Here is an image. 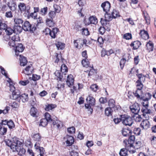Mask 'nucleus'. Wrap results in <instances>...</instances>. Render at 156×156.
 Here are the masks:
<instances>
[{
    "mask_svg": "<svg viewBox=\"0 0 156 156\" xmlns=\"http://www.w3.org/2000/svg\"><path fill=\"white\" fill-rule=\"evenodd\" d=\"M33 70V69L32 65L30 64L26 67L24 70H23V72L25 74L30 75L31 74Z\"/></svg>",
    "mask_w": 156,
    "mask_h": 156,
    "instance_id": "f8f14e48",
    "label": "nucleus"
},
{
    "mask_svg": "<svg viewBox=\"0 0 156 156\" xmlns=\"http://www.w3.org/2000/svg\"><path fill=\"white\" fill-rule=\"evenodd\" d=\"M147 49L149 51H152L153 50V44L150 41L147 43L146 45Z\"/></svg>",
    "mask_w": 156,
    "mask_h": 156,
    "instance_id": "7c9ffc66",
    "label": "nucleus"
},
{
    "mask_svg": "<svg viewBox=\"0 0 156 156\" xmlns=\"http://www.w3.org/2000/svg\"><path fill=\"white\" fill-rule=\"evenodd\" d=\"M68 131L70 133H73L75 132V129L74 127L72 126L68 128Z\"/></svg>",
    "mask_w": 156,
    "mask_h": 156,
    "instance_id": "774afa93",
    "label": "nucleus"
},
{
    "mask_svg": "<svg viewBox=\"0 0 156 156\" xmlns=\"http://www.w3.org/2000/svg\"><path fill=\"white\" fill-rule=\"evenodd\" d=\"M119 154L121 156H126L127 155V151L125 148L122 149Z\"/></svg>",
    "mask_w": 156,
    "mask_h": 156,
    "instance_id": "4c0bfd02",
    "label": "nucleus"
},
{
    "mask_svg": "<svg viewBox=\"0 0 156 156\" xmlns=\"http://www.w3.org/2000/svg\"><path fill=\"white\" fill-rule=\"evenodd\" d=\"M34 147L36 149L38 150L39 152L43 151H44V148L43 147L40 146V144L36 142V143L34 145Z\"/></svg>",
    "mask_w": 156,
    "mask_h": 156,
    "instance_id": "a19ab883",
    "label": "nucleus"
},
{
    "mask_svg": "<svg viewBox=\"0 0 156 156\" xmlns=\"http://www.w3.org/2000/svg\"><path fill=\"white\" fill-rule=\"evenodd\" d=\"M98 86L96 84L92 85L90 87V89L92 91L96 92L98 90Z\"/></svg>",
    "mask_w": 156,
    "mask_h": 156,
    "instance_id": "0e129e2a",
    "label": "nucleus"
},
{
    "mask_svg": "<svg viewBox=\"0 0 156 156\" xmlns=\"http://www.w3.org/2000/svg\"><path fill=\"white\" fill-rule=\"evenodd\" d=\"M135 140V136L134 135H131L129 137L128 142L130 144H133Z\"/></svg>",
    "mask_w": 156,
    "mask_h": 156,
    "instance_id": "5fc2aeb1",
    "label": "nucleus"
},
{
    "mask_svg": "<svg viewBox=\"0 0 156 156\" xmlns=\"http://www.w3.org/2000/svg\"><path fill=\"white\" fill-rule=\"evenodd\" d=\"M24 50V48L22 44L21 43L18 44L17 45H16V49L15 51L16 55L18 56L19 53L22 52Z\"/></svg>",
    "mask_w": 156,
    "mask_h": 156,
    "instance_id": "9b49d317",
    "label": "nucleus"
},
{
    "mask_svg": "<svg viewBox=\"0 0 156 156\" xmlns=\"http://www.w3.org/2000/svg\"><path fill=\"white\" fill-rule=\"evenodd\" d=\"M112 16L113 17V18L115 19L120 16L119 12L115 9L113 10L112 13Z\"/></svg>",
    "mask_w": 156,
    "mask_h": 156,
    "instance_id": "58836bf2",
    "label": "nucleus"
},
{
    "mask_svg": "<svg viewBox=\"0 0 156 156\" xmlns=\"http://www.w3.org/2000/svg\"><path fill=\"white\" fill-rule=\"evenodd\" d=\"M48 7H45L41 9V14L43 16H45L47 13L48 12Z\"/></svg>",
    "mask_w": 156,
    "mask_h": 156,
    "instance_id": "4d7b16f0",
    "label": "nucleus"
},
{
    "mask_svg": "<svg viewBox=\"0 0 156 156\" xmlns=\"http://www.w3.org/2000/svg\"><path fill=\"white\" fill-rule=\"evenodd\" d=\"M136 84L137 90L133 92V94L137 99H142L144 97V94L142 93L141 90L143 85L141 82L139 81V80L136 81Z\"/></svg>",
    "mask_w": 156,
    "mask_h": 156,
    "instance_id": "f03ea898",
    "label": "nucleus"
},
{
    "mask_svg": "<svg viewBox=\"0 0 156 156\" xmlns=\"http://www.w3.org/2000/svg\"><path fill=\"white\" fill-rule=\"evenodd\" d=\"M66 139V142L67 146H70L73 144L74 139L72 136L67 135Z\"/></svg>",
    "mask_w": 156,
    "mask_h": 156,
    "instance_id": "a211bd4d",
    "label": "nucleus"
},
{
    "mask_svg": "<svg viewBox=\"0 0 156 156\" xmlns=\"http://www.w3.org/2000/svg\"><path fill=\"white\" fill-rule=\"evenodd\" d=\"M56 106L55 105L48 104L46 105L45 109L47 111H49L52 109L55 108Z\"/></svg>",
    "mask_w": 156,
    "mask_h": 156,
    "instance_id": "37998d69",
    "label": "nucleus"
},
{
    "mask_svg": "<svg viewBox=\"0 0 156 156\" xmlns=\"http://www.w3.org/2000/svg\"><path fill=\"white\" fill-rule=\"evenodd\" d=\"M81 63L84 67H88L89 66V62L87 59H83Z\"/></svg>",
    "mask_w": 156,
    "mask_h": 156,
    "instance_id": "e433bc0d",
    "label": "nucleus"
},
{
    "mask_svg": "<svg viewBox=\"0 0 156 156\" xmlns=\"http://www.w3.org/2000/svg\"><path fill=\"white\" fill-rule=\"evenodd\" d=\"M7 27V25L6 24L2 22V23L0 25V30H5Z\"/></svg>",
    "mask_w": 156,
    "mask_h": 156,
    "instance_id": "338daca9",
    "label": "nucleus"
},
{
    "mask_svg": "<svg viewBox=\"0 0 156 156\" xmlns=\"http://www.w3.org/2000/svg\"><path fill=\"white\" fill-rule=\"evenodd\" d=\"M32 137L34 140L37 141H39L41 138V137L39 133L34 134Z\"/></svg>",
    "mask_w": 156,
    "mask_h": 156,
    "instance_id": "72a5a7b5",
    "label": "nucleus"
},
{
    "mask_svg": "<svg viewBox=\"0 0 156 156\" xmlns=\"http://www.w3.org/2000/svg\"><path fill=\"white\" fill-rule=\"evenodd\" d=\"M55 45L58 49L62 50L65 47V44L60 42H58L55 44Z\"/></svg>",
    "mask_w": 156,
    "mask_h": 156,
    "instance_id": "c756f323",
    "label": "nucleus"
},
{
    "mask_svg": "<svg viewBox=\"0 0 156 156\" xmlns=\"http://www.w3.org/2000/svg\"><path fill=\"white\" fill-rule=\"evenodd\" d=\"M48 122L47 120V119L44 118L40 120V125L45 126L47 125Z\"/></svg>",
    "mask_w": 156,
    "mask_h": 156,
    "instance_id": "49530a36",
    "label": "nucleus"
},
{
    "mask_svg": "<svg viewBox=\"0 0 156 156\" xmlns=\"http://www.w3.org/2000/svg\"><path fill=\"white\" fill-rule=\"evenodd\" d=\"M134 117V120L136 122H140L142 120V118L139 115L137 114Z\"/></svg>",
    "mask_w": 156,
    "mask_h": 156,
    "instance_id": "6e6d98bb",
    "label": "nucleus"
},
{
    "mask_svg": "<svg viewBox=\"0 0 156 156\" xmlns=\"http://www.w3.org/2000/svg\"><path fill=\"white\" fill-rule=\"evenodd\" d=\"M140 35L141 37L144 40H147L149 38V36L148 33L147 31L144 30H140Z\"/></svg>",
    "mask_w": 156,
    "mask_h": 156,
    "instance_id": "f3484780",
    "label": "nucleus"
},
{
    "mask_svg": "<svg viewBox=\"0 0 156 156\" xmlns=\"http://www.w3.org/2000/svg\"><path fill=\"white\" fill-rule=\"evenodd\" d=\"M11 39L16 43L18 41H19L20 40L19 36L17 34L12 37Z\"/></svg>",
    "mask_w": 156,
    "mask_h": 156,
    "instance_id": "ea45409f",
    "label": "nucleus"
},
{
    "mask_svg": "<svg viewBox=\"0 0 156 156\" xmlns=\"http://www.w3.org/2000/svg\"><path fill=\"white\" fill-rule=\"evenodd\" d=\"M15 25L22 26L23 20L21 19L15 18L14 19Z\"/></svg>",
    "mask_w": 156,
    "mask_h": 156,
    "instance_id": "2f4dec72",
    "label": "nucleus"
},
{
    "mask_svg": "<svg viewBox=\"0 0 156 156\" xmlns=\"http://www.w3.org/2000/svg\"><path fill=\"white\" fill-rule=\"evenodd\" d=\"M23 29L25 31H30L33 32L36 29L34 25L31 24L28 21H25L22 25Z\"/></svg>",
    "mask_w": 156,
    "mask_h": 156,
    "instance_id": "39448f33",
    "label": "nucleus"
},
{
    "mask_svg": "<svg viewBox=\"0 0 156 156\" xmlns=\"http://www.w3.org/2000/svg\"><path fill=\"white\" fill-rule=\"evenodd\" d=\"M108 105L109 106V108H113L114 110H118L120 109V107L118 105L116 106L115 105V101L113 99H110L108 102Z\"/></svg>",
    "mask_w": 156,
    "mask_h": 156,
    "instance_id": "1a4fd4ad",
    "label": "nucleus"
},
{
    "mask_svg": "<svg viewBox=\"0 0 156 156\" xmlns=\"http://www.w3.org/2000/svg\"><path fill=\"white\" fill-rule=\"evenodd\" d=\"M86 100L87 104L85 105V107L86 108L89 109L90 112H92L93 109L91 108V106H94L95 104V99L92 96L89 95L87 98Z\"/></svg>",
    "mask_w": 156,
    "mask_h": 156,
    "instance_id": "20e7f679",
    "label": "nucleus"
},
{
    "mask_svg": "<svg viewBox=\"0 0 156 156\" xmlns=\"http://www.w3.org/2000/svg\"><path fill=\"white\" fill-rule=\"evenodd\" d=\"M6 144L9 147L13 152L17 151L21 156L24 154L26 150L22 147V143L16 137L13 138L12 140H8L6 141Z\"/></svg>",
    "mask_w": 156,
    "mask_h": 156,
    "instance_id": "f257e3e1",
    "label": "nucleus"
},
{
    "mask_svg": "<svg viewBox=\"0 0 156 156\" xmlns=\"http://www.w3.org/2000/svg\"><path fill=\"white\" fill-rule=\"evenodd\" d=\"M89 22L86 24L89 25L90 24H96L98 22L97 18L93 16H90L88 19Z\"/></svg>",
    "mask_w": 156,
    "mask_h": 156,
    "instance_id": "6ab92c4d",
    "label": "nucleus"
},
{
    "mask_svg": "<svg viewBox=\"0 0 156 156\" xmlns=\"http://www.w3.org/2000/svg\"><path fill=\"white\" fill-rule=\"evenodd\" d=\"M150 123L147 120H144L140 124L141 127L144 129H147L150 127Z\"/></svg>",
    "mask_w": 156,
    "mask_h": 156,
    "instance_id": "4468645a",
    "label": "nucleus"
},
{
    "mask_svg": "<svg viewBox=\"0 0 156 156\" xmlns=\"http://www.w3.org/2000/svg\"><path fill=\"white\" fill-rule=\"evenodd\" d=\"M9 80H8L7 82L9 83V87H10V91H13L15 89V87L13 85V83L12 80L9 78H8Z\"/></svg>",
    "mask_w": 156,
    "mask_h": 156,
    "instance_id": "cd10ccee",
    "label": "nucleus"
},
{
    "mask_svg": "<svg viewBox=\"0 0 156 156\" xmlns=\"http://www.w3.org/2000/svg\"><path fill=\"white\" fill-rule=\"evenodd\" d=\"M53 7L54 9L55 12L59 13L60 11L61 8L59 5L56 4H54L53 5Z\"/></svg>",
    "mask_w": 156,
    "mask_h": 156,
    "instance_id": "bf43d9fd",
    "label": "nucleus"
},
{
    "mask_svg": "<svg viewBox=\"0 0 156 156\" xmlns=\"http://www.w3.org/2000/svg\"><path fill=\"white\" fill-rule=\"evenodd\" d=\"M121 121L124 125L130 126L133 124V121L130 116L124 115H121Z\"/></svg>",
    "mask_w": 156,
    "mask_h": 156,
    "instance_id": "7ed1b4c3",
    "label": "nucleus"
},
{
    "mask_svg": "<svg viewBox=\"0 0 156 156\" xmlns=\"http://www.w3.org/2000/svg\"><path fill=\"white\" fill-rule=\"evenodd\" d=\"M82 34L86 36L88 35L89 34V32L87 28H83L82 29Z\"/></svg>",
    "mask_w": 156,
    "mask_h": 156,
    "instance_id": "052dcab7",
    "label": "nucleus"
},
{
    "mask_svg": "<svg viewBox=\"0 0 156 156\" xmlns=\"http://www.w3.org/2000/svg\"><path fill=\"white\" fill-rule=\"evenodd\" d=\"M123 37L126 40H129L132 38V35L130 33H126L124 34Z\"/></svg>",
    "mask_w": 156,
    "mask_h": 156,
    "instance_id": "e2e57ef3",
    "label": "nucleus"
},
{
    "mask_svg": "<svg viewBox=\"0 0 156 156\" xmlns=\"http://www.w3.org/2000/svg\"><path fill=\"white\" fill-rule=\"evenodd\" d=\"M55 76L58 78V80L61 81L62 79H63V75H61V73L58 70L56 71L55 73Z\"/></svg>",
    "mask_w": 156,
    "mask_h": 156,
    "instance_id": "473e14b6",
    "label": "nucleus"
},
{
    "mask_svg": "<svg viewBox=\"0 0 156 156\" xmlns=\"http://www.w3.org/2000/svg\"><path fill=\"white\" fill-rule=\"evenodd\" d=\"M7 125L9 128L10 129H12L14 128L15 125L13 122L12 120H9L8 122Z\"/></svg>",
    "mask_w": 156,
    "mask_h": 156,
    "instance_id": "3c124183",
    "label": "nucleus"
},
{
    "mask_svg": "<svg viewBox=\"0 0 156 156\" xmlns=\"http://www.w3.org/2000/svg\"><path fill=\"white\" fill-rule=\"evenodd\" d=\"M144 16L145 20L146 21V23L147 24H149L150 23V17L146 12H144Z\"/></svg>",
    "mask_w": 156,
    "mask_h": 156,
    "instance_id": "c9c22d12",
    "label": "nucleus"
},
{
    "mask_svg": "<svg viewBox=\"0 0 156 156\" xmlns=\"http://www.w3.org/2000/svg\"><path fill=\"white\" fill-rule=\"evenodd\" d=\"M11 91L12 92V96L11 97V98L13 99L19 100L20 97L19 91L18 90L15 89L14 90Z\"/></svg>",
    "mask_w": 156,
    "mask_h": 156,
    "instance_id": "9d476101",
    "label": "nucleus"
},
{
    "mask_svg": "<svg viewBox=\"0 0 156 156\" xmlns=\"http://www.w3.org/2000/svg\"><path fill=\"white\" fill-rule=\"evenodd\" d=\"M112 112V110L111 108L108 107L105 109V114L108 116L111 115Z\"/></svg>",
    "mask_w": 156,
    "mask_h": 156,
    "instance_id": "a18cd8bd",
    "label": "nucleus"
},
{
    "mask_svg": "<svg viewBox=\"0 0 156 156\" xmlns=\"http://www.w3.org/2000/svg\"><path fill=\"white\" fill-rule=\"evenodd\" d=\"M30 115L34 117H37V109L34 107L31 108L30 111Z\"/></svg>",
    "mask_w": 156,
    "mask_h": 156,
    "instance_id": "a878e982",
    "label": "nucleus"
},
{
    "mask_svg": "<svg viewBox=\"0 0 156 156\" xmlns=\"http://www.w3.org/2000/svg\"><path fill=\"white\" fill-rule=\"evenodd\" d=\"M7 5L10 10L12 11H14L16 9L17 5L16 3L13 1L8 2Z\"/></svg>",
    "mask_w": 156,
    "mask_h": 156,
    "instance_id": "ddd939ff",
    "label": "nucleus"
},
{
    "mask_svg": "<svg viewBox=\"0 0 156 156\" xmlns=\"http://www.w3.org/2000/svg\"><path fill=\"white\" fill-rule=\"evenodd\" d=\"M101 7L103 11L107 13L109 10L110 8V3L108 1L105 2L101 4Z\"/></svg>",
    "mask_w": 156,
    "mask_h": 156,
    "instance_id": "6e6552de",
    "label": "nucleus"
},
{
    "mask_svg": "<svg viewBox=\"0 0 156 156\" xmlns=\"http://www.w3.org/2000/svg\"><path fill=\"white\" fill-rule=\"evenodd\" d=\"M130 110L133 113L137 115L140 110V105L137 103H135L130 106Z\"/></svg>",
    "mask_w": 156,
    "mask_h": 156,
    "instance_id": "423d86ee",
    "label": "nucleus"
},
{
    "mask_svg": "<svg viewBox=\"0 0 156 156\" xmlns=\"http://www.w3.org/2000/svg\"><path fill=\"white\" fill-rule=\"evenodd\" d=\"M61 70L62 73H64V75H66L65 73L67 72L68 69L66 65L63 64L62 65L61 68Z\"/></svg>",
    "mask_w": 156,
    "mask_h": 156,
    "instance_id": "79ce46f5",
    "label": "nucleus"
},
{
    "mask_svg": "<svg viewBox=\"0 0 156 156\" xmlns=\"http://www.w3.org/2000/svg\"><path fill=\"white\" fill-rule=\"evenodd\" d=\"M106 30V27H100L99 29V31L100 34H103L105 32V30Z\"/></svg>",
    "mask_w": 156,
    "mask_h": 156,
    "instance_id": "69168bd1",
    "label": "nucleus"
},
{
    "mask_svg": "<svg viewBox=\"0 0 156 156\" xmlns=\"http://www.w3.org/2000/svg\"><path fill=\"white\" fill-rule=\"evenodd\" d=\"M5 30L6 34L8 35H11L14 32L12 28L9 27H7Z\"/></svg>",
    "mask_w": 156,
    "mask_h": 156,
    "instance_id": "09e8293b",
    "label": "nucleus"
},
{
    "mask_svg": "<svg viewBox=\"0 0 156 156\" xmlns=\"http://www.w3.org/2000/svg\"><path fill=\"white\" fill-rule=\"evenodd\" d=\"M58 31L59 29L58 28L56 27L53 28L52 30H51L50 35L52 38H55L56 36V34Z\"/></svg>",
    "mask_w": 156,
    "mask_h": 156,
    "instance_id": "4be33fe9",
    "label": "nucleus"
},
{
    "mask_svg": "<svg viewBox=\"0 0 156 156\" xmlns=\"http://www.w3.org/2000/svg\"><path fill=\"white\" fill-rule=\"evenodd\" d=\"M126 62V60L125 58L122 59L120 60V66L122 69L123 68Z\"/></svg>",
    "mask_w": 156,
    "mask_h": 156,
    "instance_id": "680f3d73",
    "label": "nucleus"
},
{
    "mask_svg": "<svg viewBox=\"0 0 156 156\" xmlns=\"http://www.w3.org/2000/svg\"><path fill=\"white\" fill-rule=\"evenodd\" d=\"M136 76L138 78L137 80H139L140 82H144L145 80V76L142 75V74H137Z\"/></svg>",
    "mask_w": 156,
    "mask_h": 156,
    "instance_id": "c85d7f7f",
    "label": "nucleus"
},
{
    "mask_svg": "<svg viewBox=\"0 0 156 156\" xmlns=\"http://www.w3.org/2000/svg\"><path fill=\"white\" fill-rule=\"evenodd\" d=\"M19 100L21 99L23 102H25L28 101V95L25 94H22L21 95H20Z\"/></svg>",
    "mask_w": 156,
    "mask_h": 156,
    "instance_id": "bb28decb",
    "label": "nucleus"
},
{
    "mask_svg": "<svg viewBox=\"0 0 156 156\" xmlns=\"http://www.w3.org/2000/svg\"><path fill=\"white\" fill-rule=\"evenodd\" d=\"M141 111L142 113L144 114L149 113V114H151L152 112L151 110L149 108V107H142Z\"/></svg>",
    "mask_w": 156,
    "mask_h": 156,
    "instance_id": "b1692460",
    "label": "nucleus"
},
{
    "mask_svg": "<svg viewBox=\"0 0 156 156\" xmlns=\"http://www.w3.org/2000/svg\"><path fill=\"white\" fill-rule=\"evenodd\" d=\"M10 106L13 108H18L19 106V102L16 101L13 102L11 103Z\"/></svg>",
    "mask_w": 156,
    "mask_h": 156,
    "instance_id": "864d4df0",
    "label": "nucleus"
},
{
    "mask_svg": "<svg viewBox=\"0 0 156 156\" xmlns=\"http://www.w3.org/2000/svg\"><path fill=\"white\" fill-rule=\"evenodd\" d=\"M46 23L47 25L50 27L54 26L55 23L53 21V20L47 18L46 20Z\"/></svg>",
    "mask_w": 156,
    "mask_h": 156,
    "instance_id": "393cba45",
    "label": "nucleus"
},
{
    "mask_svg": "<svg viewBox=\"0 0 156 156\" xmlns=\"http://www.w3.org/2000/svg\"><path fill=\"white\" fill-rule=\"evenodd\" d=\"M141 45V43L140 41H136L132 42L130 44V46L133 47V50H136L139 48Z\"/></svg>",
    "mask_w": 156,
    "mask_h": 156,
    "instance_id": "dca6fc26",
    "label": "nucleus"
},
{
    "mask_svg": "<svg viewBox=\"0 0 156 156\" xmlns=\"http://www.w3.org/2000/svg\"><path fill=\"white\" fill-rule=\"evenodd\" d=\"M22 29V26L15 25L13 31L16 34L20 33L21 32Z\"/></svg>",
    "mask_w": 156,
    "mask_h": 156,
    "instance_id": "5701e85b",
    "label": "nucleus"
},
{
    "mask_svg": "<svg viewBox=\"0 0 156 156\" xmlns=\"http://www.w3.org/2000/svg\"><path fill=\"white\" fill-rule=\"evenodd\" d=\"M74 78L73 76L70 74L68 75L66 81V84L69 87H72L73 85Z\"/></svg>",
    "mask_w": 156,
    "mask_h": 156,
    "instance_id": "0eeeda50",
    "label": "nucleus"
},
{
    "mask_svg": "<svg viewBox=\"0 0 156 156\" xmlns=\"http://www.w3.org/2000/svg\"><path fill=\"white\" fill-rule=\"evenodd\" d=\"M56 15V12L54 11H51L49 13L48 16L50 18V19L53 20Z\"/></svg>",
    "mask_w": 156,
    "mask_h": 156,
    "instance_id": "13d9d810",
    "label": "nucleus"
},
{
    "mask_svg": "<svg viewBox=\"0 0 156 156\" xmlns=\"http://www.w3.org/2000/svg\"><path fill=\"white\" fill-rule=\"evenodd\" d=\"M45 119H47V120L48 122H51L53 121V119L51 118L50 115L48 112H46L45 113Z\"/></svg>",
    "mask_w": 156,
    "mask_h": 156,
    "instance_id": "8fccbe9b",
    "label": "nucleus"
},
{
    "mask_svg": "<svg viewBox=\"0 0 156 156\" xmlns=\"http://www.w3.org/2000/svg\"><path fill=\"white\" fill-rule=\"evenodd\" d=\"M151 143L152 145L156 144V136H151L150 138Z\"/></svg>",
    "mask_w": 156,
    "mask_h": 156,
    "instance_id": "603ef678",
    "label": "nucleus"
},
{
    "mask_svg": "<svg viewBox=\"0 0 156 156\" xmlns=\"http://www.w3.org/2000/svg\"><path fill=\"white\" fill-rule=\"evenodd\" d=\"M105 18L106 19V20L109 21L112 20L113 18V17L112 16V14L106 13L105 15Z\"/></svg>",
    "mask_w": 156,
    "mask_h": 156,
    "instance_id": "de8ad7c7",
    "label": "nucleus"
},
{
    "mask_svg": "<svg viewBox=\"0 0 156 156\" xmlns=\"http://www.w3.org/2000/svg\"><path fill=\"white\" fill-rule=\"evenodd\" d=\"M109 22L108 20H106L105 18L104 20L101 19V21L102 26L104 27H106V30L108 31H110V30Z\"/></svg>",
    "mask_w": 156,
    "mask_h": 156,
    "instance_id": "2eb2a0df",
    "label": "nucleus"
},
{
    "mask_svg": "<svg viewBox=\"0 0 156 156\" xmlns=\"http://www.w3.org/2000/svg\"><path fill=\"white\" fill-rule=\"evenodd\" d=\"M20 65L21 66H25L27 62L26 58L23 56L21 55H20Z\"/></svg>",
    "mask_w": 156,
    "mask_h": 156,
    "instance_id": "aec40b11",
    "label": "nucleus"
},
{
    "mask_svg": "<svg viewBox=\"0 0 156 156\" xmlns=\"http://www.w3.org/2000/svg\"><path fill=\"white\" fill-rule=\"evenodd\" d=\"M122 133L123 135L125 136H129L131 133V131L127 128H123L122 130Z\"/></svg>",
    "mask_w": 156,
    "mask_h": 156,
    "instance_id": "412c9836",
    "label": "nucleus"
},
{
    "mask_svg": "<svg viewBox=\"0 0 156 156\" xmlns=\"http://www.w3.org/2000/svg\"><path fill=\"white\" fill-rule=\"evenodd\" d=\"M139 100H143V101L142 102L141 104L142 105V107H149L148 105V101L146 99H144V97L143 99H138Z\"/></svg>",
    "mask_w": 156,
    "mask_h": 156,
    "instance_id": "c03bdc74",
    "label": "nucleus"
},
{
    "mask_svg": "<svg viewBox=\"0 0 156 156\" xmlns=\"http://www.w3.org/2000/svg\"><path fill=\"white\" fill-rule=\"evenodd\" d=\"M18 7L21 12H24L26 9V6L24 3H20L18 5Z\"/></svg>",
    "mask_w": 156,
    "mask_h": 156,
    "instance_id": "f704fd0d",
    "label": "nucleus"
}]
</instances>
